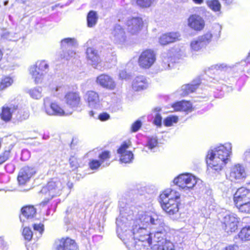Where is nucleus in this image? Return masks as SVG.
Segmentation results:
<instances>
[{"label":"nucleus","mask_w":250,"mask_h":250,"mask_svg":"<svg viewBox=\"0 0 250 250\" xmlns=\"http://www.w3.org/2000/svg\"><path fill=\"white\" fill-rule=\"evenodd\" d=\"M163 225V220L156 214L144 213L139 215L133 223L132 231L135 239L139 241H147L149 245L152 244V234L147 229L148 227L155 228L157 225Z\"/></svg>","instance_id":"f257e3e1"},{"label":"nucleus","mask_w":250,"mask_h":250,"mask_svg":"<svg viewBox=\"0 0 250 250\" xmlns=\"http://www.w3.org/2000/svg\"><path fill=\"white\" fill-rule=\"evenodd\" d=\"M231 150V145L226 143L225 145L220 146L208 151L207 156V163L208 169L216 171L221 170L222 167L229 160Z\"/></svg>","instance_id":"f03ea898"},{"label":"nucleus","mask_w":250,"mask_h":250,"mask_svg":"<svg viewBox=\"0 0 250 250\" xmlns=\"http://www.w3.org/2000/svg\"><path fill=\"white\" fill-rule=\"evenodd\" d=\"M160 198L161 207L166 213L173 219L178 218L180 216V193L174 190L167 189L160 195Z\"/></svg>","instance_id":"7ed1b4c3"},{"label":"nucleus","mask_w":250,"mask_h":250,"mask_svg":"<svg viewBox=\"0 0 250 250\" xmlns=\"http://www.w3.org/2000/svg\"><path fill=\"white\" fill-rule=\"evenodd\" d=\"M174 183L185 192L192 189L197 182L196 178L191 174H182L175 178Z\"/></svg>","instance_id":"20e7f679"},{"label":"nucleus","mask_w":250,"mask_h":250,"mask_svg":"<svg viewBox=\"0 0 250 250\" xmlns=\"http://www.w3.org/2000/svg\"><path fill=\"white\" fill-rule=\"evenodd\" d=\"M62 188V183L57 179H53L42 189L41 192L45 195V198L47 200L46 202H48V200L60 194Z\"/></svg>","instance_id":"39448f33"},{"label":"nucleus","mask_w":250,"mask_h":250,"mask_svg":"<svg viewBox=\"0 0 250 250\" xmlns=\"http://www.w3.org/2000/svg\"><path fill=\"white\" fill-rule=\"evenodd\" d=\"M43 106L45 112L49 115H68L72 112L64 111L56 103L52 102L49 97L43 99Z\"/></svg>","instance_id":"423d86ee"},{"label":"nucleus","mask_w":250,"mask_h":250,"mask_svg":"<svg viewBox=\"0 0 250 250\" xmlns=\"http://www.w3.org/2000/svg\"><path fill=\"white\" fill-rule=\"evenodd\" d=\"M156 54L152 49H146L143 51L139 56L138 63L139 66L143 68H150L155 62Z\"/></svg>","instance_id":"0eeeda50"},{"label":"nucleus","mask_w":250,"mask_h":250,"mask_svg":"<svg viewBox=\"0 0 250 250\" xmlns=\"http://www.w3.org/2000/svg\"><path fill=\"white\" fill-rule=\"evenodd\" d=\"M212 35L210 32L200 36L193 39L190 44V46L192 51H199L205 48L211 42Z\"/></svg>","instance_id":"6e6552de"},{"label":"nucleus","mask_w":250,"mask_h":250,"mask_svg":"<svg viewBox=\"0 0 250 250\" xmlns=\"http://www.w3.org/2000/svg\"><path fill=\"white\" fill-rule=\"evenodd\" d=\"M239 218L234 213L226 214L222 220L225 230L227 233L234 232L238 228Z\"/></svg>","instance_id":"1a4fd4ad"},{"label":"nucleus","mask_w":250,"mask_h":250,"mask_svg":"<svg viewBox=\"0 0 250 250\" xmlns=\"http://www.w3.org/2000/svg\"><path fill=\"white\" fill-rule=\"evenodd\" d=\"M111 39L117 45L122 46L126 42V35L125 29L119 24L115 25L111 33Z\"/></svg>","instance_id":"9d476101"},{"label":"nucleus","mask_w":250,"mask_h":250,"mask_svg":"<svg viewBox=\"0 0 250 250\" xmlns=\"http://www.w3.org/2000/svg\"><path fill=\"white\" fill-rule=\"evenodd\" d=\"M187 25L188 27L194 31H200L205 27V21L200 16L192 14L187 19Z\"/></svg>","instance_id":"9b49d317"},{"label":"nucleus","mask_w":250,"mask_h":250,"mask_svg":"<svg viewBox=\"0 0 250 250\" xmlns=\"http://www.w3.org/2000/svg\"><path fill=\"white\" fill-rule=\"evenodd\" d=\"M96 82L103 88L113 90L116 87V83L112 77L106 74H101L98 76Z\"/></svg>","instance_id":"f8f14e48"},{"label":"nucleus","mask_w":250,"mask_h":250,"mask_svg":"<svg viewBox=\"0 0 250 250\" xmlns=\"http://www.w3.org/2000/svg\"><path fill=\"white\" fill-rule=\"evenodd\" d=\"M130 145V141L125 142L118 150V153L121 155L120 160L122 163H130L133 159L132 153L130 151L127 150Z\"/></svg>","instance_id":"ddd939ff"},{"label":"nucleus","mask_w":250,"mask_h":250,"mask_svg":"<svg viewBox=\"0 0 250 250\" xmlns=\"http://www.w3.org/2000/svg\"><path fill=\"white\" fill-rule=\"evenodd\" d=\"M57 250H78L74 240L69 238H62L56 242Z\"/></svg>","instance_id":"4468645a"},{"label":"nucleus","mask_w":250,"mask_h":250,"mask_svg":"<svg viewBox=\"0 0 250 250\" xmlns=\"http://www.w3.org/2000/svg\"><path fill=\"white\" fill-rule=\"evenodd\" d=\"M143 22L141 18H132L126 21L127 30L132 34L138 33L142 29Z\"/></svg>","instance_id":"2eb2a0df"},{"label":"nucleus","mask_w":250,"mask_h":250,"mask_svg":"<svg viewBox=\"0 0 250 250\" xmlns=\"http://www.w3.org/2000/svg\"><path fill=\"white\" fill-rule=\"evenodd\" d=\"M246 175L244 167L242 165L237 164L231 168L229 177L231 181H233L245 178Z\"/></svg>","instance_id":"dca6fc26"},{"label":"nucleus","mask_w":250,"mask_h":250,"mask_svg":"<svg viewBox=\"0 0 250 250\" xmlns=\"http://www.w3.org/2000/svg\"><path fill=\"white\" fill-rule=\"evenodd\" d=\"M84 99L90 107L97 108L100 106L99 96L96 92L92 90L87 91L84 96Z\"/></svg>","instance_id":"f3484780"},{"label":"nucleus","mask_w":250,"mask_h":250,"mask_svg":"<svg viewBox=\"0 0 250 250\" xmlns=\"http://www.w3.org/2000/svg\"><path fill=\"white\" fill-rule=\"evenodd\" d=\"M35 173V171L33 168L24 167L20 170L18 175V180L19 183L21 185L25 184Z\"/></svg>","instance_id":"a211bd4d"},{"label":"nucleus","mask_w":250,"mask_h":250,"mask_svg":"<svg viewBox=\"0 0 250 250\" xmlns=\"http://www.w3.org/2000/svg\"><path fill=\"white\" fill-rule=\"evenodd\" d=\"M233 199L235 204L250 200V190L244 187L238 188L234 195Z\"/></svg>","instance_id":"6ab92c4d"},{"label":"nucleus","mask_w":250,"mask_h":250,"mask_svg":"<svg viewBox=\"0 0 250 250\" xmlns=\"http://www.w3.org/2000/svg\"><path fill=\"white\" fill-rule=\"evenodd\" d=\"M65 102L71 108L79 106L80 104V97L76 92H69L65 96Z\"/></svg>","instance_id":"aec40b11"},{"label":"nucleus","mask_w":250,"mask_h":250,"mask_svg":"<svg viewBox=\"0 0 250 250\" xmlns=\"http://www.w3.org/2000/svg\"><path fill=\"white\" fill-rule=\"evenodd\" d=\"M180 34L177 32H170L162 35L159 39V42L162 45H166L179 40Z\"/></svg>","instance_id":"412c9836"},{"label":"nucleus","mask_w":250,"mask_h":250,"mask_svg":"<svg viewBox=\"0 0 250 250\" xmlns=\"http://www.w3.org/2000/svg\"><path fill=\"white\" fill-rule=\"evenodd\" d=\"M86 55L89 62L94 68H96L98 64L101 62V59L97 53V51L94 49V48L89 47L87 49Z\"/></svg>","instance_id":"4be33fe9"},{"label":"nucleus","mask_w":250,"mask_h":250,"mask_svg":"<svg viewBox=\"0 0 250 250\" xmlns=\"http://www.w3.org/2000/svg\"><path fill=\"white\" fill-rule=\"evenodd\" d=\"M132 86L134 90L139 91L146 88L148 86V82L145 77L138 76L134 79Z\"/></svg>","instance_id":"5701e85b"},{"label":"nucleus","mask_w":250,"mask_h":250,"mask_svg":"<svg viewBox=\"0 0 250 250\" xmlns=\"http://www.w3.org/2000/svg\"><path fill=\"white\" fill-rule=\"evenodd\" d=\"M200 83V80L197 79L192 82L190 84L183 85L181 87L182 92L181 95L183 96H185L190 93L194 92L198 87Z\"/></svg>","instance_id":"b1692460"},{"label":"nucleus","mask_w":250,"mask_h":250,"mask_svg":"<svg viewBox=\"0 0 250 250\" xmlns=\"http://www.w3.org/2000/svg\"><path fill=\"white\" fill-rule=\"evenodd\" d=\"M236 242H244L250 241V226L242 228L239 233L235 237Z\"/></svg>","instance_id":"393cba45"},{"label":"nucleus","mask_w":250,"mask_h":250,"mask_svg":"<svg viewBox=\"0 0 250 250\" xmlns=\"http://www.w3.org/2000/svg\"><path fill=\"white\" fill-rule=\"evenodd\" d=\"M17 106L11 105L10 106H4L1 113V118L5 121H9L12 118V114L17 111Z\"/></svg>","instance_id":"a878e982"},{"label":"nucleus","mask_w":250,"mask_h":250,"mask_svg":"<svg viewBox=\"0 0 250 250\" xmlns=\"http://www.w3.org/2000/svg\"><path fill=\"white\" fill-rule=\"evenodd\" d=\"M126 218L120 216L116 220L117 225V233L118 236L121 234L122 233L125 231L127 228V223L126 222Z\"/></svg>","instance_id":"bb28decb"},{"label":"nucleus","mask_w":250,"mask_h":250,"mask_svg":"<svg viewBox=\"0 0 250 250\" xmlns=\"http://www.w3.org/2000/svg\"><path fill=\"white\" fill-rule=\"evenodd\" d=\"M164 226L165 224L163 222V225H157L156 227L155 226V228H153L158 229L154 235V242H160V241H162V239L166 240L165 238L166 231L164 229Z\"/></svg>","instance_id":"cd10ccee"},{"label":"nucleus","mask_w":250,"mask_h":250,"mask_svg":"<svg viewBox=\"0 0 250 250\" xmlns=\"http://www.w3.org/2000/svg\"><path fill=\"white\" fill-rule=\"evenodd\" d=\"M172 107L175 111H188L191 110L192 105L190 102L182 101L174 104Z\"/></svg>","instance_id":"c85d7f7f"},{"label":"nucleus","mask_w":250,"mask_h":250,"mask_svg":"<svg viewBox=\"0 0 250 250\" xmlns=\"http://www.w3.org/2000/svg\"><path fill=\"white\" fill-rule=\"evenodd\" d=\"M162 241L160 242H155L156 244H154L152 249V250H169L171 248V243L167 241L166 240L162 239Z\"/></svg>","instance_id":"c756f323"},{"label":"nucleus","mask_w":250,"mask_h":250,"mask_svg":"<svg viewBox=\"0 0 250 250\" xmlns=\"http://www.w3.org/2000/svg\"><path fill=\"white\" fill-rule=\"evenodd\" d=\"M87 25L88 27H93L97 23L98 17L96 12L90 11L87 16Z\"/></svg>","instance_id":"7c9ffc66"},{"label":"nucleus","mask_w":250,"mask_h":250,"mask_svg":"<svg viewBox=\"0 0 250 250\" xmlns=\"http://www.w3.org/2000/svg\"><path fill=\"white\" fill-rule=\"evenodd\" d=\"M78 45L76 40L75 38H65L62 40L61 46L63 49L75 47Z\"/></svg>","instance_id":"2f4dec72"},{"label":"nucleus","mask_w":250,"mask_h":250,"mask_svg":"<svg viewBox=\"0 0 250 250\" xmlns=\"http://www.w3.org/2000/svg\"><path fill=\"white\" fill-rule=\"evenodd\" d=\"M30 74L32 76V78L34 80L35 83H42L45 74L42 72L36 71L35 68H34L33 70L30 69Z\"/></svg>","instance_id":"473e14b6"},{"label":"nucleus","mask_w":250,"mask_h":250,"mask_svg":"<svg viewBox=\"0 0 250 250\" xmlns=\"http://www.w3.org/2000/svg\"><path fill=\"white\" fill-rule=\"evenodd\" d=\"M48 68V65L45 61H39L36 62L35 65L31 66L30 69L33 70L34 68H35L36 71L42 72L45 74L46 72V70H47Z\"/></svg>","instance_id":"72a5a7b5"},{"label":"nucleus","mask_w":250,"mask_h":250,"mask_svg":"<svg viewBox=\"0 0 250 250\" xmlns=\"http://www.w3.org/2000/svg\"><path fill=\"white\" fill-rule=\"evenodd\" d=\"M22 214L27 219L32 218L35 215L36 211L33 206H27L21 209Z\"/></svg>","instance_id":"f704fd0d"},{"label":"nucleus","mask_w":250,"mask_h":250,"mask_svg":"<svg viewBox=\"0 0 250 250\" xmlns=\"http://www.w3.org/2000/svg\"><path fill=\"white\" fill-rule=\"evenodd\" d=\"M27 92L34 99H39L42 97V88L39 86L30 89Z\"/></svg>","instance_id":"c9c22d12"},{"label":"nucleus","mask_w":250,"mask_h":250,"mask_svg":"<svg viewBox=\"0 0 250 250\" xmlns=\"http://www.w3.org/2000/svg\"><path fill=\"white\" fill-rule=\"evenodd\" d=\"M29 116V112L27 109H19L17 111L16 118L20 121H22L27 119Z\"/></svg>","instance_id":"e433bc0d"},{"label":"nucleus","mask_w":250,"mask_h":250,"mask_svg":"<svg viewBox=\"0 0 250 250\" xmlns=\"http://www.w3.org/2000/svg\"><path fill=\"white\" fill-rule=\"evenodd\" d=\"M208 6L215 12L219 11L221 8V4L217 0H209L207 1Z\"/></svg>","instance_id":"4c0bfd02"},{"label":"nucleus","mask_w":250,"mask_h":250,"mask_svg":"<svg viewBox=\"0 0 250 250\" xmlns=\"http://www.w3.org/2000/svg\"><path fill=\"white\" fill-rule=\"evenodd\" d=\"M13 83V80L10 77H7L3 78L0 82V90H2L10 86Z\"/></svg>","instance_id":"58836bf2"},{"label":"nucleus","mask_w":250,"mask_h":250,"mask_svg":"<svg viewBox=\"0 0 250 250\" xmlns=\"http://www.w3.org/2000/svg\"><path fill=\"white\" fill-rule=\"evenodd\" d=\"M155 0H136L137 5L142 8H147L151 6Z\"/></svg>","instance_id":"ea45409f"},{"label":"nucleus","mask_w":250,"mask_h":250,"mask_svg":"<svg viewBox=\"0 0 250 250\" xmlns=\"http://www.w3.org/2000/svg\"><path fill=\"white\" fill-rule=\"evenodd\" d=\"M1 37L5 39L8 40L9 41H18L19 38H20L19 36H18L17 34H13L8 32H4Z\"/></svg>","instance_id":"a19ab883"},{"label":"nucleus","mask_w":250,"mask_h":250,"mask_svg":"<svg viewBox=\"0 0 250 250\" xmlns=\"http://www.w3.org/2000/svg\"><path fill=\"white\" fill-rule=\"evenodd\" d=\"M178 117L175 116H169L166 118L164 121V125L167 126H170L173 124L177 123Z\"/></svg>","instance_id":"79ce46f5"},{"label":"nucleus","mask_w":250,"mask_h":250,"mask_svg":"<svg viewBox=\"0 0 250 250\" xmlns=\"http://www.w3.org/2000/svg\"><path fill=\"white\" fill-rule=\"evenodd\" d=\"M240 212L250 213V203L248 204H235Z\"/></svg>","instance_id":"37998d69"},{"label":"nucleus","mask_w":250,"mask_h":250,"mask_svg":"<svg viewBox=\"0 0 250 250\" xmlns=\"http://www.w3.org/2000/svg\"><path fill=\"white\" fill-rule=\"evenodd\" d=\"M22 235L24 236L25 239L28 241H30L32 237L33 233L30 228L25 227L23 229Z\"/></svg>","instance_id":"c03bdc74"},{"label":"nucleus","mask_w":250,"mask_h":250,"mask_svg":"<svg viewBox=\"0 0 250 250\" xmlns=\"http://www.w3.org/2000/svg\"><path fill=\"white\" fill-rule=\"evenodd\" d=\"M75 55V52L72 50L69 49L67 52L63 51V54L61 55V57L62 59L69 60L71 58L74 57Z\"/></svg>","instance_id":"a18cd8bd"},{"label":"nucleus","mask_w":250,"mask_h":250,"mask_svg":"<svg viewBox=\"0 0 250 250\" xmlns=\"http://www.w3.org/2000/svg\"><path fill=\"white\" fill-rule=\"evenodd\" d=\"M10 154V151L9 150H6L0 155V165L9 159Z\"/></svg>","instance_id":"49530a36"},{"label":"nucleus","mask_w":250,"mask_h":250,"mask_svg":"<svg viewBox=\"0 0 250 250\" xmlns=\"http://www.w3.org/2000/svg\"><path fill=\"white\" fill-rule=\"evenodd\" d=\"M99 159L101 163L102 164L108 160L110 158V153L109 151H105L99 155Z\"/></svg>","instance_id":"de8ad7c7"},{"label":"nucleus","mask_w":250,"mask_h":250,"mask_svg":"<svg viewBox=\"0 0 250 250\" xmlns=\"http://www.w3.org/2000/svg\"><path fill=\"white\" fill-rule=\"evenodd\" d=\"M157 140L155 138H151L148 140L147 146L149 149H152L157 146Z\"/></svg>","instance_id":"09e8293b"},{"label":"nucleus","mask_w":250,"mask_h":250,"mask_svg":"<svg viewBox=\"0 0 250 250\" xmlns=\"http://www.w3.org/2000/svg\"><path fill=\"white\" fill-rule=\"evenodd\" d=\"M102 164L100 161L93 160L89 163V167L92 169H95L98 168Z\"/></svg>","instance_id":"8fccbe9b"},{"label":"nucleus","mask_w":250,"mask_h":250,"mask_svg":"<svg viewBox=\"0 0 250 250\" xmlns=\"http://www.w3.org/2000/svg\"><path fill=\"white\" fill-rule=\"evenodd\" d=\"M69 163L71 167L73 169H75L78 167V163L76 158L75 157H71L69 159Z\"/></svg>","instance_id":"3c124183"},{"label":"nucleus","mask_w":250,"mask_h":250,"mask_svg":"<svg viewBox=\"0 0 250 250\" xmlns=\"http://www.w3.org/2000/svg\"><path fill=\"white\" fill-rule=\"evenodd\" d=\"M142 123L140 121H137L132 125V131L133 132L137 131L141 127Z\"/></svg>","instance_id":"603ef678"},{"label":"nucleus","mask_w":250,"mask_h":250,"mask_svg":"<svg viewBox=\"0 0 250 250\" xmlns=\"http://www.w3.org/2000/svg\"><path fill=\"white\" fill-rule=\"evenodd\" d=\"M154 123L157 126H160L161 125L162 117L159 114L157 113L156 114L154 120Z\"/></svg>","instance_id":"864d4df0"},{"label":"nucleus","mask_w":250,"mask_h":250,"mask_svg":"<svg viewBox=\"0 0 250 250\" xmlns=\"http://www.w3.org/2000/svg\"><path fill=\"white\" fill-rule=\"evenodd\" d=\"M43 225L41 224H34V225L33 226L34 229L35 230L38 231L39 232L40 235L42 234V233L43 230Z\"/></svg>","instance_id":"5fc2aeb1"},{"label":"nucleus","mask_w":250,"mask_h":250,"mask_svg":"<svg viewBox=\"0 0 250 250\" xmlns=\"http://www.w3.org/2000/svg\"><path fill=\"white\" fill-rule=\"evenodd\" d=\"M109 115L106 113H103L99 115V119L101 121H105L109 118Z\"/></svg>","instance_id":"6e6d98bb"},{"label":"nucleus","mask_w":250,"mask_h":250,"mask_svg":"<svg viewBox=\"0 0 250 250\" xmlns=\"http://www.w3.org/2000/svg\"><path fill=\"white\" fill-rule=\"evenodd\" d=\"M119 78L121 79H126L128 77V74L125 70H122L119 73Z\"/></svg>","instance_id":"4d7b16f0"},{"label":"nucleus","mask_w":250,"mask_h":250,"mask_svg":"<svg viewBox=\"0 0 250 250\" xmlns=\"http://www.w3.org/2000/svg\"><path fill=\"white\" fill-rule=\"evenodd\" d=\"M162 66H163V69L166 70V69H168L169 68L170 64L168 62H167V61L165 62L164 60L162 62Z\"/></svg>","instance_id":"13d9d810"},{"label":"nucleus","mask_w":250,"mask_h":250,"mask_svg":"<svg viewBox=\"0 0 250 250\" xmlns=\"http://www.w3.org/2000/svg\"><path fill=\"white\" fill-rule=\"evenodd\" d=\"M223 250H234V247L233 246H229Z\"/></svg>","instance_id":"bf43d9fd"},{"label":"nucleus","mask_w":250,"mask_h":250,"mask_svg":"<svg viewBox=\"0 0 250 250\" xmlns=\"http://www.w3.org/2000/svg\"><path fill=\"white\" fill-rule=\"evenodd\" d=\"M193 1L197 4H201L203 3L204 0H192Z\"/></svg>","instance_id":"052dcab7"},{"label":"nucleus","mask_w":250,"mask_h":250,"mask_svg":"<svg viewBox=\"0 0 250 250\" xmlns=\"http://www.w3.org/2000/svg\"><path fill=\"white\" fill-rule=\"evenodd\" d=\"M246 201H244V202H240V204H248L250 203V200Z\"/></svg>","instance_id":"680f3d73"},{"label":"nucleus","mask_w":250,"mask_h":250,"mask_svg":"<svg viewBox=\"0 0 250 250\" xmlns=\"http://www.w3.org/2000/svg\"><path fill=\"white\" fill-rule=\"evenodd\" d=\"M215 68H216V69H222V68H223V67L222 66V65H216L215 66Z\"/></svg>","instance_id":"e2e57ef3"},{"label":"nucleus","mask_w":250,"mask_h":250,"mask_svg":"<svg viewBox=\"0 0 250 250\" xmlns=\"http://www.w3.org/2000/svg\"><path fill=\"white\" fill-rule=\"evenodd\" d=\"M93 115H94V112L93 111H91L89 112V115L90 116H93Z\"/></svg>","instance_id":"0e129e2a"},{"label":"nucleus","mask_w":250,"mask_h":250,"mask_svg":"<svg viewBox=\"0 0 250 250\" xmlns=\"http://www.w3.org/2000/svg\"><path fill=\"white\" fill-rule=\"evenodd\" d=\"M216 27H217V29L219 30V32H220V30H221L220 26H219V25H217Z\"/></svg>","instance_id":"69168bd1"},{"label":"nucleus","mask_w":250,"mask_h":250,"mask_svg":"<svg viewBox=\"0 0 250 250\" xmlns=\"http://www.w3.org/2000/svg\"><path fill=\"white\" fill-rule=\"evenodd\" d=\"M61 89H62V88L61 87H57L56 90L59 91V90H61Z\"/></svg>","instance_id":"338daca9"},{"label":"nucleus","mask_w":250,"mask_h":250,"mask_svg":"<svg viewBox=\"0 0 250 250\" xmlns=\"http://www.w3.org/2000/svg\"><path fill=\"white\" fill-rule=\"evenodd\" d=\"M109 163H106L105 165H103V166L104 167H106V166H109Z\"/></svg>","instance_id":"774afa93"}]
</instances>
